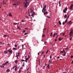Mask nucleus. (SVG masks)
<instances>
[{
  "label": "nucleus",
  "instance_id": "obj_1",
  "mask_svg": "<svg viewBox=\"0 0 73 73\" xmlns=\"http://www.w3.org/2000/svg\"><path fill=\"white\" fill-rule=\"evenodd\" d=\"M46 5H45L44 7H43L42 9V12L44 13V14L45 15H47V14L48 13L47 12H45L46 10Z\"/></svg>",
  "mask_w": 73,
  "mask_h": 73
},
{
  "label": "nucleus",
  "instance_id": "obj_2",
  "mask_svg": "<svg viewBox=\"0 0 73 73\" xmlns=\"http://www.w3.org/2000/svg\"><path fill=\"white\" fill-rule=\"evenodd\" d=\"M29 2L27 1L25 3V4L24 5V7L26 8H27V6L29 5Z\"/></svg>",
  "mask_w": 73,
  "mask_h": 73
},
{
  "label": "nucleus",
  "instance_id": "obj_3",
  "mask_svg": "<svg viewBox=\"0 0 73 73\" xmlns=\"http://www.w3.org/2000/svg\"><path fill=\"white\" fill-rule=\"evenodd\" d=\"M67 10H68V8H67V7H66L64 8V9L63 10V12L64 13H66V11H67Z\"/></svg>",
  "mask_w": 73,
  "mask_h": 73
},
{
  "label": "nucleus",
  "instance_id": "obj_4",
  "mask_svg": "<svg viewBox=\"0 0 73 73\" xmlns=\"http://www.w3.org/2000/svg\"><path fill=\"white\" fill-rule=\"evenodd\" d=\"M28 58H26V59L25 60V61L26 62H27V61L29 60V58H30V57H29V55L28 56Z\"/></svg>",
  "mask_w": 73,
  "mask_h": 73
},
{
  "label": "nucleus",
  "instance_id": "obj_5",
  "mask_svg": "<svg viewBox=\"0 0 73 73\" xmlns=\"http://www.w3.org/2000/svg\"><path fill=\"white\" fill-rule=\"evenodd\" d=\"M73 33V31H72V30L70 31V37H71L72 35H73V34H72Z\"/></svg>",
  "mask_w": 73,
  "mask_h": 73
},
{
  "label": "nucleus",
  "instance_id": "obj_6",
  "mask_svg": "<svg viewBox=\"0 0 73 73\" xmlns=\"http://www.w3.org/2000/svg\"><path fill=\"white\" fill-rule=\"evenodd\" d=\"M35 12L33 13L31 15V16L33 17H34V16H35Z\"/></svg>",
  "mask_w": 73,
  "mask_h": 73
},
{
  "label": "nucleus",
  "instance_id": "obj_7",
  "mask_svg": "<svg viewBox=\"0 0 73 73\" xmlns=\"http://www.w3.org/2000/svg\"><path fill=\"white\" fill-rule=\"evenodd\" d=\"M33 12V10L31 8L30 9V13H32Z\"/></svg>",
  "mask_w": 73,
  "mask_h": 73
},
{
  "label": "nucleus",
  "instance_id": "obj_8",
  "mask_svg": "<svg viewBox=\"0 0 73 73\" xmlns=\"http://www.w3.org/2000/svg\"><path fill=\"white\" fill-rule=\"evenodd\" d=\"M9 63V61H7L6 62V63L4 64V65H7Z\"/></svg>",
  "mask_w": 73,
  "mask_h": 73
},
{
  "label": "nucleus",
  "instance_id": "obj_9",
  "mask_svg": "<svg viewBox=\"0 0 73 73\" xmlns=\"http://www.w3.org/2000/svg\"><path fill=\"white\" fill-rule=\"evenodd\" d=\"M17 5V4H16V3H14L13 4V6L14 7H16Z\"/></svg>",
  "mask_w": 73,
  "mask_h": 73
},
{
  "label": "nucleus",
  "instance_id": "obj_10",
  "mask_svg": "<svg viewBox=\"0 0 73 73\" xmlns=\"http://www.w3.org/2000/svg\"><path fill=\"white\" fill-rule=\"evenodd\" d=\"M67 23L68 24H70V23H71V24H72V21H70L69 22H68Z\"/></svg>",
  "mask_w": 73,
  "mask_h": 73
},
{
  "label": "nucleus",
  "instance_id": "obj_11",
  "mask_svg": "<svg viewBox=\"0 0 73 73\" xmlns=\"http://www.w3.org/2000/svg\"><path fill=\"white\" fill-rule=\"evenodd\" d=\"M9 16H10V17H12V13H9Z\"/></svg>",
  "mask_w": 73,
  "mask_h": 73
},
{
  "label": "nucleus",
  "instance_id": "obj_12",
  "mask_svg": "<svg viewBox=\"0 0 73 73\" xmlns=\"http://www.w3.org/2000/svg\"><path fill=\"white\" fill-rule=\"evenodd\" d=\"M9 52L11 53V54H12V50H9Z\"/></svg>",
  "mask_w": 73,
  "mask_h": 73
},
{
  "label": "nucleus",
  "instance_id": "obj_13",
  "mask_svg": "<svg viewBox=\"0 0 73 73\" xmlns=\"http://www.w3.org/2000/svg\"><path fill=\"white\" fill-rule=\"evenodd\" d=\"M62 39H63V38H59V41H61V40H62Z\"/></svg>",
  "mask_w": 73,
  "mask_h": 73
},
{
  "label": "nucleus",
  "instance_id": "obj_14",
  "mask_svg": "<svg viewBox=\"0 0 73 73\" xmlns=\"http://www.w3.org/2000/svg\"><path fill=\"white\" fill-rule=\"evenodd\" d=\"M20 52H18V53H17V54L18 55H16V56H18V57H19V56H20Z\"/></svg>",
  "mask_w": 73,
  "mask_h": 73
},
{
  "label": "nucleus",
  "instance_id": "obj_15",
  "mask_svg": "<svg viewBox=\"0 0 73 73\" xmlns=\"http://www.w3.org/2000/svg\"><path fill=\"white\" fill-rule=\"evenodd\" d=\"M73 5H72L70 8V9H72V7H73Z\"/></svg>",
  "mask_w": 73,
  "mask_h": 73
},
{
  "label": "nucleus",
  "instance_id": "obj_16",
  "mask_svg": "<svg viewBox=\"0 0 73 73\" xmlns=\"http://www.w3.org/2000/svg\"><path fill=\"white\" fill-rule=\"evenodd\" d=\"M15 62V63H16V64H17V63H18V60H16Z\"/></svg>",
  "mask_w": 73,
  "mask_h": 73
},
{
  "label": "nucleus",
  "instance_id": "obj_17",
  "mask_svg": "<svg viewBox=\"0 0 73 73\" xmlns=\"http://www.w3.org/2000/svg\"><path fill=\"white\" fill-rule=\"evenodd\" d=\"M50 67V65H49V64H48L47 65V68H48V69H49V68H49Z\"/></svg>",
  "mask_w": 73,
  "mask_h": 73
},
{
  "label": "nucleus",
  "instance_id": "obj_18",
  "mask_svg": "<svg viewBox=\"0 0 73 73\" xmlns=\"http://www.w3.org/2000/svg\"><path fill=\"white\" fill-rule=\"evenodd\" d=\"M21 68H20V69H19V71H18V72H19V73H20L21 72Z\"/></svg>",
  "mask_w": 73,
  "mask_h": 73
},
{
  "label": "nucleus",
  "instance_id": "obj_19",
  "mask_svg": "<svg viewBox=\"0 0 73 73\" xmlns=\"http://www.w3.org/2000/svg\"><path fill=\"white\" fill-rule=\"evenodd\" d=\"M4 52L5 54H7L8 53V52H7V51H5Z\"/></svg>",
  "mask_w": 73,
  "mask_h": 73
},
{
  "label": "nucleus",
  "instance_id": "obj_20",
  "mask_svg": "<svg viewBox=\"0 0 73 73\" xmlns=\"http://www.w3.org/2000/svg\"><path fill=\"white\" fill-rule=\"evenodd\" d=\"M6 72H10V70H9V69H8L6 70Z\"/></svg>",
  "mask_w": 73,
  "mask_h": 73
},
{
  "label": "nucleus",
  "instance_id": "obj_21",
  "mask_svg": "<svg viewBox=\"0 0 73 73\" xmlns=\"http://www.w3.org/2000/svg\"><path fill=\"white\" fill-rule=\"evenodd\" d=\"M68 21V19H66V20L65 21V23L66 24V23H67V21Z\"/></svg>",
  "mask_w": 73,
  "mask_h": 73
},
{
  "label": "nucleus",
  "instance_id": "obj_22",
  "mask_svg": "<svg viewBox=\"0 0 73 73\" xmlns=\"http://www.w3.org/2000/svg\"><path fill=\"white\" fill-rule=\"evenodd\" d=\"M22 50H23V49H24V45L22 44Z\"/></svg>",
  "mask_w": 73,
  "mask_h": 73
},
{
  "label": "nucleus",
  "instance_id": "obj_23",
  "mask_svg": "<svg viewBox=\"0 0 73 73\" xmlns=\"http://www.w3.org/2000/svg\"><path fill=\"white\" fill-rule=\"evenodd\" d=\"M4 66H5V65H4V64H3L2 65V66H1V67H2V68H4Z\"/></svg>",
  "mask_w": 73,
  "mask_h": 73
},
{
  "label": "nucleus",
  "instance_id": "obj_24",
  "mask_svg": "<svg viewBox=\"0 0 73 73\" xmlns=\"http://www.w3.org/2000/svg\"><path fill=\"white\" fill-rule=\"evenodd\" d=\"M59 23L60 25H61V21H59Z\"/></svg>",
  "mask_w": 73,
  "mask_h": 73
},
{
  "label": "nucleus",
  "instance_id": "obj_25",
  "mask_svg": "<svg viewBox=\"0 0 73 73\" xmlns=\"http://www.w3.org/2000/svg\"><path fill=\"white\" fill-rule=\"evenodd\" d=\"M14 25H18L19 24V23H14Z\"/></svg>",
  "mask_w": 73,
  "mask_h": 73
},
{
  "label": "nucleus",
  "instance_id": "obj_26",
  "mask_svg": "<svg viewBox=\"0 0 73 73\" xmlns=\"http://www.w3.org/2000/svg\"><path fill=\"white\" fill-rule=\"evenodd\" d=\"M59 7H61V3H60V1H59Z\"/></svg>",
  "mask_w": 73,
  "mask_h": 73
},
{
  "label": "nucleus",
  "instance_id": "obj_27",
  "mask_svg": "<svg viewBox=\"0 0 73 73\" xmlns=\"http://www.w3.org/2000/svg\"><path fill=\"white\" fill-rule=\"evenodd\" d=\"M49 51V50H48L46 52V54H47V53H48V51Z\"/></svg>",
  "mask_w": 73,
  "mask_h": 73
},
{
  "label": "nucleus",
  "instance_id": "obj_28",
  "mask_svg": "<svg viewBox=\"0 0 73 73\" xmlns=\"http://www.w3.org/2000/svg\"><path fill=\"white\" fill-rule=\"evenodd\" d=\"M52 35H53V33H51V34L50 35V37H51V36H52Z\"/></svg>",
  "mask_w": 73,
  "mask_h": 73
},
{
  "label": "nucleus",
  "instance_id": "obj_29",
  "mask_svg": "<svg viewBox=\"0 0 73 73\" xmlns=\"http://www.w3.org/2000/svg\"><path fill=\"white\" fill-rule=\"evenodd\" d=\"M62 35H63V36H65V32H64L63 33H62Z\"/></svg>",
  "mask_w": 73,
  "mask_h": 73
},
{
  "label": "nucleus",
  "instance_id": "obj_30",
  "mask_svg": "<svg viewBox=\"0 0 73 73\" xmlns=\"http://www.w3.org/2000/svg\"><path fill=\"white\" fill-rule=\"evenodd\" d=\"M56 35V34L55 33H54V35H53V37H55V35Z\"/></svg>",
  "mask_w": 73,
  "mask_h": 73
},
{
  "label": "nucleus",
  "instance_id": "obj_31",
  "mask_svg": "<svg viewBox=\"0 0 73 73\" xmlns=\"http://www.w3.org/2000/svg\"><path fill=\"white\" fill-rule=\"evenodd\" d=\"M20 26H17V29H19L20 28Z\"/></svg>",
  "mask_w": 73,
  "mask_h": 73
},
{
  "label": "nucleus",
  "instance_id": "obj_32",
  "mask_svg": "<svg viewBox=\"0 0 73 73\" xmlns=\"http://www.w3.org/2000/svg\"><path fill=\"white\" fill-rule=\"evenodd\" d=\"M62 56H66V53H65V54L63 55Z\"/></svg>",
  "mask_w": 73,
  "mask_h": 73
},
{
  "label": "nucleus",
  "instance_id": "obj_33",
  "mask_svg": "<svg viewBox=\"0 0 73 73\" xmlns=\"http://www.w3.org/2000/svg\"><path fill=\"white\" fill-rule=\"evenodd\" d=\"M21 61H22V62H23V61L25 62V60L23 59H22L21 60Z\"/></svg>",
  "mask_w": 73,
  "mask_h": 73
},
{
  "label": "nucleus",
  "instance_id": "obj_34",
  "mask_svg": "<svg viewBox=\"0 0 73 73\" xmlns=\"http://www.w3.org/2000/svg\"><path fill=\"white\" fill-rule=\"evenodd\" d=\"M15 48H17V44H15Z\"/></svg>",
  "mask_w": 73,
  "mask_h": 73
},
{
  "label": "nucleus",
  "instance_id": "obj_35",
  "mask_svg": "<svg viewBox=\"0 0 73 73\" xmlns=\"http://www.w3.org/2000/svg\"><path fill=\"white\" fill-rule=\"evenodd\" d=\"M17 68H15V72H17Z\"/></svg>",
  "mask_w": 73,
  "mask_h": 73
},
{
  "label": "nucleus",
  "instance_id": "obj_36",
  "mask_svg": "<svg viewBox=\"0 0 73 73\" xmlns=\"http://www.w3.org/2000/svg\"><path fill=\"white\" fill-rule=\"evenodd\" d=\"M13 49L14 50H17V49H16V48H13Z\"/></svg>",
  "mask_w": 73,
  "mask_h": 73
},
{
  "label": "nucleus",
  "instance_id": "obj_37",
  "mask_svg": "<svg viewBox=\"0 0 73 73\" xmlns=\"http://www.w3.org/2000/svg\"><path fill=\"white\" fill-rule=\"evenodd\" d=\"M27 15L28 16H31V15L29 13Z\"/></svg>",
  "mask_w": 73,
  "mask_h": 73
},
{
  "label": "nucleus",
  "instance_id": "obj_38",
  "mask_svg": "<svg viewBox=\"0 0 73 73\" xmlns=\"http://www.w3.org/2000/svg\"><path fill=\"white\" fill-rule=\"evenodd\" d=\"M28 33H25L24 34L25 35H28Z\"/></svg>",
  "mask_w": 73,
  "mask_h": 73
},
{
  "label": "nucleus",
  "instance_id": "obj_39",
  "mask_svg": "<svg viewBox=\"0 0 73 73\" xmlns=\"http://www.w3.org/2000/svg\"><path fill=\"white\" fill-rule=\"evenodd\" d=\"M24 21H25L24 20H22L21 21L22 23H24Z\"/></svg>",
  "mask_w": 73,
  "mask_h": 73
},
{
  "label": "nucleus",
  "instance_id": "obj_40",
  "mask_svg": "<svg viewBox=\"0 0 73 73\" xmlns=\"http://www.w3.org/2000/svg\"><path fill=\"white\" fill-rule=\"evenodd\" d=\"M15 68H17V65L15 66Z\"/></svg>",
  "mask_w": 73,
  "mask_h": 73
},
{
  "label": "nucleus",
  "instance_id": "obj_41",
  "mask_svg": "<svg viewBox=\"0 0 73 73\" xmlns=\"http://www.w3.org/2000/svg\"><path fill=\"white\" fill-rule=\"evenodd\" d=\"M47 18H49V19H50V17L49 16H47Z\"/></svg>",
  "mask_w": 73,
  "mask_h": 73
},
{
  "label": "nucleus",
  "instance_id": "obj_42",
  "mask_svg": "<svg viewBox=\"0 0 73 73\" xmlns=\"http://www.w3.org/2000/svg\"><path fill=\"white\" fill-rule=\"evenodd\" d=\"M64 17H65L66 18L67 17V16L66 15H65Z\"/></svg>",
  "mask_w": 73,
  "mask_h": 73
},
{
  "label": "nucleus",
  "instance_id": "obj_43",
  "mask_svg": "<svg viewBox=\"0 0 73 73\" xmlns=\"http://www.w3.org/2000/svg\"><path fill=\"white\" fill-rule=\"evenodd\" d=\"M44 52H42L41 54H44Z\"/></svg>",
  "mask_w": 73,
  "mask_h": 73
},
{
  "label": "nucleus",
  "instance_id": "obj_44",
  "mask_svg": "<svg viewBox=\"0 0 73 73\" xmlns=\"http://www.w3.org/2000/svg\"><path fill=\"white\" fill-rule=\"evenodd\" d=\"M71 58H73V55H72L71 56Z\"/></svg>",
  "mask_w": 73,
  "mask_h": 73
},
{
  "label": "nucleus",
  "instance_id": "obj_45",
  "mask_svg": "<svg viewBox=\"0 0 73 73\" xmlns=\"http://www.w3.org/2000/svg\"><path fill=\"white\" fill-rule=\"evenodd\" d=\"M4 37H5V36H7V35H4Z\"/></svg>",
  "mask_w": 73,
  "mask_h": 73
},
{
  "label": "nucleus",
  "instance_id": "obj_46",
  "mask_svg": "<svg viewBox=\"0 0 73 73\" xmlns=\"http://www.w3.org/2000/svg\"><path fill=\"white\" fill-rule=\"evenodd\" d=\"M45 66H46V65H45L44 66L43 69H44L45 68Z\"/></svg>",
  "mask_w": 73,
  "mask_h": 73
},
{
  "label": "nucleus",
  "instance_id": "obj_47",
  "mask_svg": "<svg viewBox=\"0 0 73 73\" xmlns=\"http://www.w3.org/2000/svg\"><path fill=\"white\" fill-rule=\"evenodd\" d=\"M62 24V25H64L65 24V22H64Z\"/></svg>",
  "mask_w": 73,
  "mask_h": 73
},
{
  "label": "nucleus",
  "instance_id": "obj_48",
  "mask_svg": "<svg viewBox=\"0 0 73 73\" xmlns=\"http://www.w3.org/2000/svg\"><path fill=\"white\" fill-rule=\"evenodd\" d=\"M69 15H68L67 17V19H68V18H69Z\"/></svg>",
  "mask_w": 73,
  "mask_h": 73
},
{
  "label": "nucleus",
  "instance_id": "obj_49",
  "mask_svg": "<svg viewBox=\"0 0 73 73\" xmlns=\"http://www.w3.org/2000/svg\"><path fill=\"white\" fill-rule=\"evenodd\" d=\"M50 58H52V55H50Z\"/></svg>",
  "mask_w": 73,
  "mask_h": 73
},
{
  "label": "nucleus",
  "instance_id": "obj_50",
  "mask_svg": "<svg viewBox=\"0 0 73 73\" xmlns=\"http://www.w3.org/2000/svg\"><path fill=\"white\" fill-rule=\"evenodd\" d=\"M72 37H71V38H70V41H71L72 40Z\"/></svg>",
  "mask_w": 73,
  "mask_h": 73
},
{
  "label": "nucleus",
  "instance_id": "obj_51",
  "mask_svg": "<svg viewBox=\"0 0 73 73\" xmlns=\"http://www.w3.org/2000/svg\"><path fill=\"white\" fill-rule=\"evenodd\" d=\"M16 57H17V59H18V58H19V57H18V56H16Z\"/></svg>",
  "mask_w": 73,
  "mask_h": 73
},
{
  "label": "nucleus",
  "instance_id": "obj_52",
  "mask_svg": "<svg viewBox=\"0 0 73 73\" xmlns=\"http://www.w3.org/2000/svg\"><path fill=\"white\" fill-rule=\"evenodd\" d=\"M15 66H13V68H13V69H14V68H15Z\"/></svg>",
  "mask_w": 73,
  "mask_h": 73
},
{
  "label": "nucleus",
  "instance_id": "obj_53",
  "mask_svg": "<svg viewBox=\"0 0 73 73\" xmlns=\"http://www.w3.org/2000/svg\"><path fill=\"white\" fill-rule=\"evenodd\" d=\"M26 17L27 18V19H29V17H28V16H26Z\"/></svg>",
  "mask_w": 73,
  "mask_h": 73
},
{
  "label": "nucleus",
  "instance_id": "obj_54",
  "mask_svg": "<svg viewBox=\"0 0 73 73\" xmlns=\"http://www.w3.org/2000/svg\"><path fill=\"white\" fill-rule=\"evenodd\" d=\"M24 32H25V31L24 30V31L23 32V33H24Z\"/></svg>",
  "mask_w": 73,
  "mask_h": 73
},
{
  "label": "nucleus",
  "instance_id": "obj_55",
  "mask_svg": "<svg viewBox=\"0 0 73 73\" xmlns=\"http://www.w3.org/2000/svg\"><path fill=\"white\" fill-rule=\"evenodd\" d=\"M63 53V51H62L61 52H60V53Z\"/></svg>",
  "mask_w": 73,
  "mask_h": 73
},
{
  "label": "nucleus",
  "instance_id": "obj_56",
  "mask_svg": "<svg viewBox=\"0 0 73 73\" xmlns=\"http://www.w3.org/2000/svg\"><path fill=\"white\" fill-rule=\"evenodd\" d=\"M42 36L43 37H45V35L44 34H43Z\"/></svg>",
  "mask_w": 73,
  "mask_h": 73
},
{
  "label": "nucleus",
  "instance_id": "obj_57",
  "mask_svg": "<svg viewBox=\"0 0 73 73\" xmlns=\"http://www.w3.org/2000/svg\"><path fill=\"white\" fill-rule=\"evenodd\" d=\"M65 49H66V50H67V49H68V48L67 47V48H65Z\"/></svg>",
  "mask_w": 73,
  "mask_h": 73
},
{
  "label": "nucleus",
  "instance_id": "obj_58",
  "mask_svg": "<svg viewBox=\"0 0 73 73\" xmlns=\"http://www.w3.org/2000/svg\"><path fill=\"white\" fill-rule=\"evenodd\" d=\"M46 42H47L46 41V42H44V43L45 44L46 43Z\"/></svg>",
  "mask_w": 73,
  "mask_h": 73
},
{
  "label": "nucleus",
  "instance_id": "obj_59",
  "mask_svg": "<svg viewBox=\"0 0 73 73\" xmlns=\"http://www.w3.org/2000/svg\"><path fill=\"white\" fill-rule=\"evenodd\" d=\"M66 72H63L62 73H66Z\"/></svg>",
  "mask_w": 73,
  "mask_h": 73
},
{
  "label": "nucleus",
  "instance_id": "obj_60",
  "mask_svg": "<svg viewBox=\"0 0 73 73\" xmlns=\"http://www.w3.org/2000/svg\"><path fill=\"white\" fill-rule=\"evenodd\" d=\"M58 58H60V57L59 56H57Z\"/></svg>",
  "mask_w": 73,
  "mask_h": 73
},
{
  "label": "nucleus",
  "instance_id": "obj_61",
  "mask_svg": "<svg viewBox=\"0 0 73 73\" xmlns=\"http://www.w3.org/2000/svg\"><path fill=\"white\" fill-rule=\"evenodd\" d=\"M25 29H26L27 30H28V28H25Z\"/></svg>",
  "mask_w": 73,
  "mask_h": 73
},
{
  "label": "nucleus",
  "instance_id": "obj_62",
  "mask_svg": "<svg viewBox=\"0 0 73 73\" xmlns=\"http://www.w3.org/2000/svg\"><path fill=\"white\" fill-rule=\"evenodd\" d=\"M71 31H72V32H73V29H72V28H71Z\"/></svg>",
  "mask_w": 73,
  "mask_h": 73
},
{
  "label": "nucleus",
  "instance_id": "obj_63",
  "mask_svg": "<svg viewBox=\"0 0 73 73\" xmlns=\"http://www.w3.org/2000/svg\"><path fill=\"white\" fill-rule=\"evenodd\" d=\"M57 41V39H55V41L56 42Z\"/></svg>",
  "mask_w": 73,
  "mask_h": 73
},
{
  "label": "nucleus",
  "instance_id": "obj_64",
  "mask_svg": "<svg viewBox=\"0 0 73 73\" xmlns=\"http://www.w3.org/2000/svg\"><path fill=\"white\" fill-rule=\"evenodd\" d=\"M23 66L24 67V64H23Z\"/></svg>",
  "mask_w": 73,
  "mask_h": 73
}]
</instances>
